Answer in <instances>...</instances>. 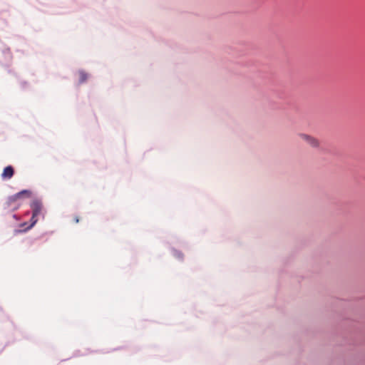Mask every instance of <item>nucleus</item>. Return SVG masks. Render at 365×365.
<instances>
[{
	"label": "nucleus",
	"instance_id": "f257e3e1",
	"mask_svg": "<svg viewBox=\"0 0 365 365\" xmlns=\"http://www.w3.org/2000/svg\"><path fill=\"white\" fill-rule=\"evenodd\" d=\"M32 210V217L31 219V225L29 227H32L38 222L40 217H43V205L40 200H35L31 204Z\"/></svg>",
	"mask_w": 365,
	"mask_h": 365
},
{
	"label": "nucleus",
	"instance_id": "f03ea898",
	"mask_svg": "<svg viewBox=\"0 0 365 365\" xmlns=\"http://www.w3.org/2000/svg\"><path fill=\"white\" fill-rule=\"evenodd\" d=\"M31 191L28 190H21V192L11 196L9 197L8 199V205L9 206H11L14 202H16L18 199L21 198V197H29L31 196Z\"/></svg>",
	"mask_w": 365,
	"mask_h": 365
},
{
	"label": "nucleus",
	"instance_id": "7ed1b4c3",
	"mask_svg": "<svg viewBox=\"0 0 365 365\" xmlns=\"http://www.w3.org/2000/svg\"><path fill=\"white\" fill-rule=\"evenodd\" d=\"M299 137L312 148H317L319 146V140L313 136L307 134H300Z\"/></svg>",
	"mask_w": 365,
	"mask_h": 365
},
{
	"label": "nucleus",
	"instance_id": "20e7f679",
	"mask_svg": "<svg viewBox=\"0 0 365 365\" xmlns=\"http://www.w3.org/2000/svg\"><path fill=\"white\" fill-rule=\"evenodd\" d=\"M14 168L11 165H8L6 168H4L1 176L3 180H9L14 176Z\"/></svg>",
	"mask_w": 365,
	"mask_h": 365
},
{
	"label": "nucleus",
	"instance_id": "39448f33",
	"mask_svg": "<svg viewBox=\"0 0 365 365\" xmlns=\"http://www.w3.org/2000/svg\"><path fill=\"white\" fill-rule=\"evenodd\" d=\"M78 75H79V83H84L88 79V74L83 71H80L78 72Z\"/></svg>",
	"mask_w": 365,
	"mask_h": 365
},
{
	"label": "nucleus",
	"instance_id": "423d86ee",
	"mask_svg": "<svg viewBox=\"0 0 365 365\" xmlns=\"http://www.w3.org/2000/svg\"><path fill=\"white\" fill-rule=\"evenodd\" d=\"M74 221L76 223H78L79 222V217L78 216H76L74 217Z\"/></svg>",
	"mask_w": 365,
	"mask_h": 365
}]
</instances>
